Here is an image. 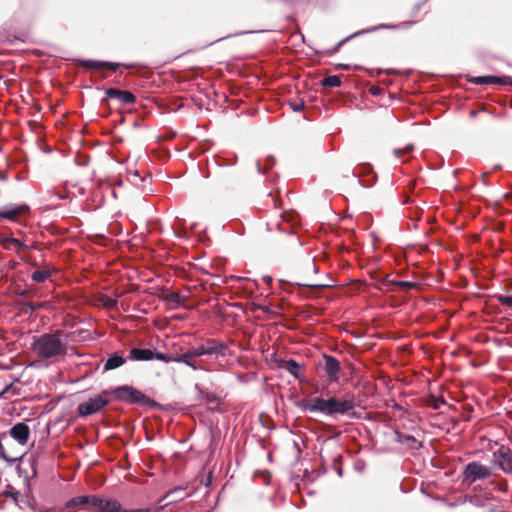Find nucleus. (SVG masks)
Instances as JSON below:
<instances>
[{
  "instance_id": "1",
  "label": "nucleus",
  "mask_w": 512,
  "mask_h": 512,
  "mask_svg": "<svg viewBox=\"0 0 512 512\" xmlns=\"http://www.w3.org/2000/svg\"><path fill=\"white\" fill-rule=\"evenodd\" d=\"M304 411L318 412L332 419H338L339 415H345L352 419L358 418L355 411V401L352 398L338 399L336 397H313L303 400L299 405Z\"/></svg>"
},
{
  "instance_id": "2",
  "label": "nucleus",
  "mask_w": 512,
  "mask_h": 512,
  "mask_svg": "<svg viewBox=\"0 0 512 512\" xmlns=\"http://www.w3.org/2000/svg\"><path fill=\"white\" fill-rule=\"evenodd\" d=\"M193 347V352L198 357L207 356L215 361L226 359L232 354L227 343L218 338H204L196 345H193Z\"/></svg>"
},
{
  "instance_id": "3",
  "label": "nucleus",
  "mask_w": 512,
  "mask_h": 512,
  "mask_svg": "<svg viewBox=\"0 0 512 512\" xmlns=\"http://www.w3.org/2000/svg\"><path fill=\"white\" fill-rule=\"evenodd\" d=\"M33 349L43 358H51L63 354L66 350L58 331L36 337L33 342Z\"/></svg>"
},
{
  "instance_id": "4",
  "label": "nucleus",
  "mask_w": 512,
  "mask_h": 512,
  "mask_svg": "<svg viewBox=\"0 0 512 512\" xmlns=\"http://www.w3.org/2000/svg\"><path fill=\"white\" fill-rule=\"evenodd\" d=\"M113 394L119 401H123L129 404H139L141 406L156 408L159 407V403L145 395L140 390L130 385L118 386L114 389Z\"/></svg>"
},
{
  "instance_id": "5",
  "label": "nucleus",
  "mask_w": 512,
  "mask_h": 512,
  "mask_svg": "<svg viewBox=\"0 0 512 512\" xmlns=\"http://www.w3.org/2000/svg\"><path fill=\"white\" fill-rule=\"evenodd\" d=\"M491 476V470L478 461L469 462L463 469L462 482L472 484L478 480H485Z\"/></svg>"
},
{
  "instance_id": "6",
  "label": "nucleus",
  "mask_w": 512,
  "mask_h": 512,
  "mask_svg": "<svg viewBox=\"0 0 512 512\" xmlns=\"http://www.w3.org/2000/svg\"><path fill=\"white\" fill-rule=\"evenodd\" d=\"M108 404L109 400L107 398V391H102L101 394L90 398L86 402L80 403L78 405L77 411L80 416L86 417L97 413Z\"/></svg>"
},
{
  "instance_id": "7",
  "label": "nucleus",
  "mask_w": 512,
  "mask_h": 512,
  "mask_svg": "<svg viewBox=\"0 0 512 512\" xmlns=\"http://www.w3.org/2000/svg\"><path fill=\"white\" fill-rule=\"evenodd\" d=\"M493 463L504 473L512 475V450L501 446L493 453Z\"/></svg>"
},
{
  "instance_id": "8",
  "label": "nucleus",
  "mask_w": 512,
  "mask_h": 512,
  "mask_svg": "<svg viewBox=\"0 0 512 512\" xmlns=\"http://www.w3.org/2000/svg\"><path fill=\"white\" fill-rule=\"evenodd\" d=\"M381 289L385 291H403L408 292L418 287V284L411 281L392 280L388 276H384L378 280Z\"/></svg>"
},
{
  "instance_id": "9",
  "label": "nucleus",
  "mask_w": 512,
  "mask_h": 512,
  "mask_svg": "<svg viewBox=\"0 0 512 512\" xmlns=\"http://www.w3.org/2000/svg\"><path fill=\"white\" fill-rule=\"evenodd\" d=\"M353 175L358 178V182L363 187L367 188L372 187L377 180V175L373 171V167L368 163L359 165V167L353 171Z\"/></svg>"
},
{
  "instance_id": "10",
  "label": "nucleus",
  "mask_w": 512,
  "mask_h": 512,
  "mask_svg": "<svg viewBox=\"0 0 512 512\" xmlns=\"http://www.w3.org/2000/svg\"><path fill=\"white\" fill-rule=\"evenodd\" d=\"M395 27H396L395 25L379 24V25H376V26H373L370 28L359 30V31L345 37L341 41H339L333 48L327 50L326 53L328 55L336 53L343 44H345L346 42L350 41L351 39H353L355 37L381 30V28H395Z\"/></svg>"
},
{
  "instance_id": "11",
  "label": "nucleus",
  "mask_w": 512,
  "mask_h": 512,
  "mask_svg": "<svg viewBox=\"0 0 512 512\" xmlns=\"http://www.w3.org/2000/svg\"><path fill=\"white\" fill-rule=\"evenodd\" d=\"M80 65L88 70H111L116 71L120 66H126L122 63L110 62V61H100V60H81Z\"/></svg>"
},
{
  "instance_id": "12",
  "label": "nucleus",
  "mask_w": 512,
  "mask_h": 512,
  "mask_svg": "<svg viewBox=\"0 0 512 512\" xmlns=\"http://www.w3.org/2000/svg\"><path fill=\"white\" fill-rule=\"evenodd\" d=\"M323 367L326 372L327 378L330 382H336L339 379L340 363L332 355H323Z\"/></svg>"
},
{
  "instance_id": "13",
  "label": "nucleus",
  "mask_w": 512,
  "mask_h": 512,
  "mask_svg": "<svg viewBox=\"0 0 512 512\" xmlns=\"http://www.w3.org/2000/svg\"><path fill=\"white\" fill-rule=\"evenodd\" d=\"M7 434L15 439L20 445H25L30 436V428L26 423L18 422L10 428Z\"/></svg>"
},
{
  "instance_id": "14",
  "label": "nucleus",
  "mask_w": 512,
  "mask_h": 512,
  "mask_svg": "<svg viewBox=\"0 0 512 512\" xmlns=\"http://www.w3.org/2000/svg\"><path fill=\"white\" fill-rule=\"evenodd\" d=\"M105 94L110 99H118L122 104L130 105L136 102L135 95L130 91H123L116 88H108Z\"/></svg>"
},
{
  "instance_id": "15",
  "label": "nucleus",
  "mask_w": 512,
  "mask_h": 512,
  "mask_svg": "<svg viewBox=\"0 0 512 512\" xmlns=\"http://www.w3.org/2000/svg\"><path fill=\"white\" fill-rule=\"evenodd\" d=\"M29 212V207L25 204L23 205H11L8 207H4L0 209V217L10 220L16 221L19 215H23Z\"/></svg>"
},
{
  "instance_id": "16",
  "label": "nucleus",
  "mask_w": 512,
  "mask_h": 512,
  "mask_svg": "<svg viewBox=\"0 0 512 512\" xmlns=\"http://www.w3.org/2000/svg\"><path fill=\"white\" fill-rule=\"evenodd\" d=\"M193 351L194 347L191 346L185 352L181 353L180 355H176L175 358H173V362L184 363L193 370L202 369L200 363L193 360V358L198 357L196 354H194Z\"/></svg>"
},
{
  "instance_id": "17",
  "label": "nucleus",
  "mask_w": 512,
  "mask_h": 512,
  "mask_svg": "<svg viewBox=\"0 0 512 512\" xmlns=\"http://www.w3.org/2000/svg\"><path fill=\"white\" fill-rule=\"evenodd\" d=\"M126 362L123 352L117 351L108 356L104 363V371L114 370L119 368Z\"/></svg>"
},
{
  "instance_id": "18",
  "label": "nucleus",
  "mask_w": 512,
  "mask_h": 512,
  "mask_svg": "<svg viewBox=\"0 0 512 512\" xmlns=\"http://www.w3.org/2000/svg\"><path fill=\"white\" fill-rule=\"evenodd\" d=\"M0 245L3 246L6 250H14L18 252L19 250L26 249V245H24L20 240L14 237H7L0 233Z\"/></svg>"
},
{
  "instance_id": "19",
  "label": "nucleus",
  "mask_w": 512,
  "mask_h": 512,
  "mask_svg": "<svg viewBox=\"0 0 512 512\" xmlns=\"http://www.w3.org/2000/svg\"><path fill=\"white\" fill-rule=\"evenodd\" d=\"M397 438L396 441L405 445L407 448L411 450H418L422 447V443L418 441L414 436L403 434V433H396Z\"/></svg>"
},
{
  "instance_id": "20",
  "label": "nucleus",
  "mask_w": 512,
  "mask_h": 512,
  "mask_svg": "<svg viewBox=\"0 0 512 512\" xmlns=\"http://www.w3.org/2000/svg\"><path fill=\"white\" fill-rule=\"evenodd\" d=\"M469 81L476 85H499L505 83L501 77L494 75L476 76L472 77Z\"/></svg>"
},
{
  "instance_id": "21",
  "label": "nucleus",
  "mask_w": 512,
  "mask_h": 512,
  "mask_svg": "<svg viewBox=\"0 0 512 512\" xmlns=\"http://www.w3.org/2000/svg\"><path fill=\"white\" fill-rule=\"evenodd\" d=\"M128 358L135 361H149L152 360V350L147 348H132Z\"/></svg>"
},
{
  "instance_id": "22",
  "label": "nucleus",
  "mask_w": 512,
  "mask_h": 512,
  "mask_svg": "<svg viewBox=\"0 0 512 512\" xmlns=\"http://www.w3.org/2000/svg\"><path fill=\"white\" fill-rule=\"evenodd\" d=\"M279 367L287 370L291 375L298 378L300 373V365L293 359L279 361Z\"/></svg>"
},
{
  "instance_id": "23",
  "label": "nucleus",
  "mask_w": 512,
  "mask_h": 512,
  "mask_svg": "<svg viewBox=\"0 0 512 512\" xmlns=\"http://www.w3.org/2000/svg\"><path fill=\"white\" fill-rule=\"evenodd\" d=\"M182 489H174V490H170L168 491L167 493H165L158 501V503H162L165 499L169 498L171 495L177 493V492H181ZM176 500H172L168 503H165L163 505H160V504H154V505H151L149 508H152L151 512H160L162 509H164L166 506H168L169 504H171L172 502H175Z\"/></svg>"
},
{
  "instance_id": "24",
  "label": "nucleus",
  "mask_w": 512,
  "mask_h": 512,
  "mask_svg": "<svg viewBox=\"0 0 512 512\" xmlns=\"http://www.w3.org/2000/svg\"><path fill=\"white\" fill-rule=\"evenodd\" d=\"M99 512H125L118 501L107 499L103 506L100 507Z\"/></svg>"
},
{
  "instance_id": "25",
  "label": "nucleus",
  "mask_w": 512,
  "mask_h": 512,
  "mask_svg": "<svg viewBox=\"0 0 512 512\" xmlns=\"http://www.w3.org/2000/svg\"><path fill=\"white\" fill-rule=\"evenodd\" d=\"M341 85V79L337 75H330L321 80V86L325 88H334Z\"/></svg>"
},
{
  "instance_id": "26",
  "label": "nucleus",
  "mask_w": 512,
  "mask_h": 512,
  "mask_svg": "<svg viewBox=\"0 0 512 512\" xmlns=\"http://www.w3.org/2000/svg\"><path fill=\"white\" fill-rule=\"evenodd\" d=\"M275 165V158L268 156L265 161V167H262L260 161L256 162L257 171L259 174H265L269 169Z\"/></svg>"
},
{
  "instance_id": "27",
  "label": "nucleus",
  "mask_w": 512,
  "mask_h": 512,
  "mask_svg": "<svg viewBox=\"0 0 512 512\" xmlns=\"http://www.w3.org/2000/svg\"><path fill=\"white\" fill-rule=\"evenodd\" d=\"M50 276V271H45V270H35L32 274H31V279L36 282V283H43L46 281V279H48V277Z\"/></svg>"
},
{
  "instance_id": "28",
  "label": "nucleus",
  "mask_w": 512,
  "mask_h": 512,
  "mask_svg": "<svg viewBox=\"0 0 512 512\" xmlns=\"http://www.w3.org/2000/svg\"><path fill=\"white\" fill-rule=\"evenodd\" d=\"M86 504H88V499H87L86 495H84V496H76V497H73V498H71L70 500L67 501L66 507L67 508H72V507H76V506H79V505H86Z\"/></svg>"
},
{
  "instance_id": "29",
  "label": "nucleus",
  "mask_w": 512,
  "mask_h": 512,
  "mask_svg": "<svg viewBox=\"0 0 512 512\" xmlns=\"http://www.w3.org/2000/svg\"><path fill=\"white\" fill-rule=\"evenodd\" d=\"M328 279H329V283H308V284H301V285L309 287L312 290L326 289V288H330L334 285V280L332 278H328Z\"/></svg>"
},
{
  "instance_id": "30",
  "label": "nucleus",
  "mask_w": 512,
  "mask_h": 512,
  "mask_svg": "<svg viewBox=\"0 0 512 512\" xmlns=\"http://www.w3.org/2000/svg\"><path fill=\"white\" fill-rule=\"evenodd\" d=\"M88 499V504L92 505L93 507L97 508L98 512L100 511V507L103 506V504L106 502L107 499L94 496V495H86Z\"/></svg>"
},
{
  "instance_id": "31",
  "label": "nucleus",
  "mask_w": 512,
  "mask_h": 512,
  "mask_svg": "<svg viewBox=\"0 0 512 512\" xmlns=\"http://www.w3.org/2000/svg\"><path fill=\"white\" fill-rule=\"evenodd\" d=\"M173 356L172 354L168 353H162V352H153L152 351V359H156L165 363L173 362Z\"/></svg>"
},
{
  "instance_id": "32",
  "label": "nucleus",
  "mask_w": 512,
  "mask_h": 512,
  "mask_svg": "<svg viewBox=\"0 0 512 512\" xmlns=\"http://www.w3.org/2000/svg\"><path fill=\"white\" fill-rule=\"evenodd\" d=\"M428 405L434 409L438 410L441 406L446 405V401L442 397H432V399L428 402Z\"/></svg>"
},
{
  "instance_id": "33",
  "label": "nucleus",
  "mask_w": 512,
  "mask_h": 512,
  "mask_svg": "<svg viewBox=\"0 0 512 512\" xmlns=\"http://www.w3.org/2000/svg\"><path fill=\"white\" fill-rule=\"evenodd\" d=\"M100 301L101 304L107 308H112L117 304V298L108 295L102 296Z\"/></svg>"
},
{
  "instance_id": "34",
  "label": "nucleus",
  "mask_w": 512,
  "mask_h": 512,
  "mask_svg": "<svg viewBox=\"0 0 512 512\" xmlns=\"http://www.w3.org/2000/svg\"><path fill=\"white\" fill-rule=\"evenodd\" d=\"M414 147L411 144H408L403 149L397 148L394 149L393 153L397 158H401L405 154H409L413 151Z\"/></svg>"
},
{
  "instance_id": "35",
  "label": "nucleus",
  "mask_w": 512,
  "mask_h": 512,
  "mask_svg": "<svg viewBox=\"0 0 512 512\" xmlns=\"http://www.w3.org/2000/svg\"><path fill=\"white\" fill-rule=\"evenodd\" d=\"M130 181L134 185L140 186L141 183L145 181V177H142L140 173L137 170H135L133 173L130 174Z\"/></svg>"
},
{
  "instance_id": "36",
  "label": "nucleus",
  "mask_w": 512,
  "mask_h": 512,
  "mask_svg": "<svg viewBox=\"0 0 512 512\" xmlns=\"http://www.w3.org/2000/svg\"><path fill=\"white\" fill-rule=\"evenodd\" d=\"M498 300L503 306L512 308V295H500Z\"/></svg>"
},
{
  "instance_id": "37",
  "label": "nucleus",
  "mask_w": 512,
  "mask_h": 512,
  "mask_svg": "<svg viewBox=\"0 0 512 512\" xmlns=\"http://www.w3.org/2000/svg\"><path fill=\"white\" fill-rule=\"evenodd\" d=\"M289 106L294 112H300L304 109L305 102L303 100H299L296 102H291Z\"/></svg>"
},
{
  "instance_id": "38",
  "label": "nucleus",
  "mask_w": 512,
  "mask_h": 512,
  "mask_svg": "<svg viewBox=\"0 0 512 512\" xmlns=\"http://www.w3.org/2000/svg\"><path fill=\"white\" fill-rule=\"evenodd\" d=\"M14 389L15 388L12 383L5 385V387L0 392V399L5 398V395Z\"/></svg>"
},
{
  "instance_id": "39",
  "label": "nucleus",
  "mask_w": 512,
  "mask_h": 512,
  "mask_svg": "<svg viewBox=\"0 0 512 512\" xmlns=\"http://www.w3.org/2000/svg\"><path fill=\"white\" fill-rule=\"evenodd\" d=\"M414 23L415 22H413V21H404V22H402L401 24H398V25L394 24L396 26L394 29L399 28V27L407 29V28H410Z\"/></svg>"
},
{
  "instance_id": "40",
  "label": "nucleus",
  "mask_w": 512,
  "mask_h": 512,
  "mask_svg": "<svg viewBox=\"0 0 512 512\" xmlns=\"http://www.w3.org/2000/svg\"><path fill=\"white\" fill-rule=\"evenodd\" d=\"M307 268L312 269L314 273H318V267L316 266L314 259L308 262Z\"/></svg>"
},
{
  "instance_id": "41",
  "label": "nucleus",
  "mask_w": 512,
  "mask_h": 512,
  "mask_svg": "<svg viewBox=\"0 0 512 512\" xmlns=\"http://www.w3.org/2000/svg\"><path fill=\"white\" fill-rule=\"evenodd\" d=\"M164 320H175V321L185 320V316H183L181 314H176V315H173L170 319L165 318Z\"/></svg>"
},
{
  "instance_id": "42",
  "label": "nucleus",
  "mask_w": 512,
  "mask_h": 512,
  "mask_svg": "<svg viewBox=\"0 0 512 512\" xmlns=\"http://www.w3.org/2000/svg\"><path fill=\"white\" fill-rule=\"evenodd\" d=\"M152 508H140V509H133V510H126L125 512H151Z\"/></svg>"
},
{
  "instance_id": "43",
  "label": "nucleus",
  "mask_w": 512,
  "mask_h": 512,
  "mask_svg": "<svg viewBox=\"0 0 512 512\" xmlns=\"http://www.w3.org/2000/svg\"><path fill=\"white\" fill-rule=\"evenodd\" d=\"M336 67L340 68V69H344V70H349L350 69V65L349 64L339 63V64H336Z\"/></svg>"
},
{
  "instance_id": "44",
  "label": "nucleus",
  "mask_w": 512,
  "mask_h": 512,
  "mask_svg": "<svg viewBox=\"0 0 512 512\" xmlns=\"http://www.w3.org/2000/svg\"><path fill=\"white\" fill-rule=\"evenodd\" d=\"M0 180H3V181L7 180V174H6V172H2V171H0Z\"/></svg>"
},
{
  "instance_id": "45",
  "label": "nucleus",
  "mask_w": 512,
  "mask_h": 512,
  "mask_svg": "<svg viewBox=\"0 0 512 512\" xmlns=\"http://www.w3.org/2000/svg\"><path fill=\"white\" fill-rule=\"evenodd\" d=\"M9 495H10L14 500H17V497H18V495H19V492H11Z\"/></svg>"
},
{
  "instance_id": "46",
  "label": "nucleus",
  "mask_w": 512,
  "mask_h": 512,
  "mask_svg": "<svg viewBox=\"0 0 512 512\" xmlns=\"http://www.w3.org/2000/svg\"><path fill=\"white\" fill-rule=\"evenodd\" d=\"M57 198L60 200H64V199H66V196L61 193H57Z\"/></svg>"
},
{
  "instance_id": "47",
  "label": "nucleus",
  "mask_w": 512,
  "mask_h": 512,
  "mask_svg": "<svg viewBox=\"0 0 512 512\" xmlns=\"http://www.w3.org/2000/svg\"><path fill=\"white\" fill-rule=\"evenodd\" d=\"M155 323L157 324V326L159 328H164L165 327V325H163L165 322L159 321V322H155Z\"/></svg>"
},
{
  "instance_id": "48",
  "label": "nucleus",
  "mask_w": 512,
  "mask_h": 512,
  "mask_svg": "<svg viewBox=\"0 0 512 512\" xmlns=\"http://www.w3.org/2000/svg\"><path fill=\"white\" fill-rule=\"evenodd\" d=\"M263 280H264L265 282H271V281H272V277H271V276H265V277L263 278Z\"/></svg>"
},
{
  "instance_id": "49",
  "label": "nucleus",
  "mask_w": 512,
  "mask_h": 512,
  "mask_svg": "<svg viewBox=\"0 0 512 512\" xmlns=\"http://www.w3.org/2000/svg\"><path fill=\"white\" fill-rule=\"evenodd\" d=\"M132 320H138V321H141V320H146L145 318H142V317H134Z\"/></svg>"
},
{
  "instance_id": "50",
  "label": "nucleus",
  "mask_w": 512,
  "mask_h": 512,
  "mask_svg": "<svg viewBox=\"0 0 512 512\" xmlns=\"http://www.w3.org/2000/svg\"><path fill=\"white\" fill-rule=\"evenodd\" d=\"M111 194H112V196H113L114 198H117V195H116L115 190H112Z\"/></svg>"
},
{
  "instance_id": "51",
  "label": "nucleus",
  "mask_w": 512,
  "mask_h": 512,
  "mask_svg": "<svg viewBox=\"0 0 512 512\" xmlns=\"http://www.w3.org/2000/svg\"><path fill=\"white\" fill-rule=\"evenodd\" d=\"M476 114H477V112L475 110L471 111V116H475Z\"/></svg>"
},
{
  "instance_id": "52",
  "label": "nucleus",
  "mask_w": 512,
  "mask_h": 512,
  "mask_svg": "<svg viewBox=\"0 0 512 512\" xmlns=\"http://www.w3.org/2000/svg\"><path fill=\"white\" fill-rule=\"evenodd\" d=\"M338 474H339L340 476L342 475V470H341V469H339V470H338Z\"/></svg>"
},
{
  "instance_id": "53",
  "label": "nucleus",
  "mask_w": 512,
  "mask_h": 512,
  "mask_svg": "<svg viewBox=\"0 0 512 512\" xmlns=\"http://www.w3.org/2000/svg\"><path fill=\"white\" fill-rule=\"evenodd\" d=\"M218 165H219V166H224L225 164H224V163H221V162H218Z\"/></svg>"
},
{
  "instance_id": "54",
  "label": "nucleus",
  "mask_w": 512,
  "mask_h": 512,
  "mask_svg": "<svg viewBox=\"0 0 512 512\" xmlns=\"http://www.w3.org/2000/svg\"><path fill=\"white\" fill-rule=\"evenodd\" d=\"M500 320L506 321V320H509V319H508V318L503 317V318H501Z\"/></svg>"
},
{
  "instance_id": "55",
  "label": "nucleus",
  "mask_w": 512,
  "mask_h": 512,
  "mask_svg": "<svg viewBox=\"0 0 512 512\" xmlns=\"http://www.w3.org/2000/svg\"><path fill=\"white\" fill-rule=\"evenodd\" d=\"M33 475L36 476V469H33Z\"/></svg>"
}]
</instances>
